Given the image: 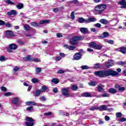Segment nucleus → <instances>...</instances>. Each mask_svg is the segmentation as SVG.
Masks as SVG:
<instances>
[{
    "instance_id": "nucleus-1",
    "label": "nucleus",
    "mask_w": 126,
    "mask_h": 126,
    "mask_svg": "<svg viewBox=\"0 0 126 126\" xmlns=\"http://www.w3.org/2000/svg\"><path fill=\"white\" fill-rule=\"evenodd\" d=\"M94 73L95 75H97L102 78L107 77V76H116V75H119L118 72L111 69L97 71L94 72Z\"/></svg>"
},
{
    "instance_id": "nucleus-2",
    "label": "nucleus",
    "mask_w": 126,
    "mask_h": 126,
    "mask_svg": "<svg viewBox=\"0 0 126 126\" xmlns=\"http://www.w3.org/2000/svg\"><path fill=\"white\" fill-rule=\"evenodd\" d=\"M105 8H107L106 4H100L96 5L94 9L95 11H98V13H102V12L104 11Z\"/></svg>"
},
{
    "instance_id": "nucleus-3",
    "label": "nucleus",
    "mask_w": 126,
    "mask_h": 126,
    "mask_svg": "<svg viewBox=\"0 0 126 126\" xmlns=\"http://www.w3.org/2000/svg\"><path fill=\"white\" fill-rule=\"evenodd\" d=\"M4 35L8 39H10L12 37H14V34L11 31H6L4 32Z\"/></svg>"
},
{
    "instance_id": "nucleus-4",
    "label": "nucleus",
    "mask_w": 126,
    "mask_h": 126,
    "mask_svg": "<svg viewBox=\"0 0 126 126\" xmlns=\"http://www.w3.org/2000/svg\"><path fill=\"white\" fill-rule=\"evenodd\" d=\"M61 92L63 96H65L66 98L70 97V94L68 92V89L64 88L61 90Z\"/></svg>"
},
{
    "instance_id": "nucleus-5",
    "label": "nucleus",
    "mask_w": 126,
    "mask_h": 126,
    "mask_svg": "<svg viewBox=\"0 0 126 126\" xmlns=\"http://www.w3.org/2000/svg\"><path fill=\"white\" fill-rule=\"evenodd\" d=\"M17 15V12L15 10H11L7 12V15L8 16H11L12 15L15 16Z\"/></svg>"
},
{
    "instance_id": "nucleus-6",
    "label": "nucleus",
    "mask_w": 126,
    "mask_h": 126,
    "mask_svg": "<svg viewBox=\"0 0 126 126\" xmlns=\"http://www.w3.org/2000/svg\"><path fill=\"white\" fill-rule=\"evenodd\" d=\"M98 111H107L108 110V106L106 105H101L98 107Z\"/></svg>"
},
{
    "instance_id": "nucleus-7",
    "label": "nucleus",
    "mask_w": 126,
    "mask_h": 126,
    "mask_svg": "<svg viewBox=\"0 0 126 126\" xmlns=\"http://www.w3.org/2000/svg\"><path fill=\"white\" fill-rule=\"evenodd\" d=\"M24 61H28V62H32L33 61V57L31 56V55H28L26 57L23 58Z\"/></svg>"
},
{
    "instance_id": "nucleus-8",
    "label": "nucleus",
    "mask_w": 126,
    "mask_h": 126,
    "mask_svg": "<svg viewBox=\"0 0 126 126\" xmlns=\"http://www.w3.org/2000/svg\"><path fill=\"white\" fill-rule=\"evenodd\" d=\"M107 67H111L114 65V61L113 60H108V61L105 64Z\"/></svg>"
},
{
    "instance_id": "nucleus-9",
    "label": "nucleus",
    "mask_w": 126,
    "mask_h": 126,
    "mask_svg": "<svg viewBox=\"0 0 126 126\" xmlns=\"http://www.w3.org/2000/svg\"><path fill=\"white\" fill-rule=\"evenodd\" d=\"M81 59V55L80 53H77L74 55V60L79 61Z\"/></svg>"
},
{
    "instance_id": "nucleus-10",
    "label": "nucleus",
    "mask_w": 126,
    "mask_h": 126,
    "mask_svg": "<svg viewBox=\"0 0 126 126\" xmlns=\"http://www.w3.org/2000/svg\"><path fill=\"white\" fill-rule=\"evenodd\" d=\"M72 40L75 41H79V40H84V36H74L72 37Z\"/></svg>"
},
{
    "instance_id": "nucleus-11",
    "label": "nucleus",
    "mask_w": 126,
    "mask_h": 126,
    "mask_svg": "<svg viewBox=\"0 0 126 126\" xmlns=\"http://www.w3.org/2000/svg\"><path fill=\"white\" fill-rule=\"evenodd\" d=\"M119 3L121 6V8H126V1L125 0H122L121 1L119 2Z\"/></svg>"
},
{
    "instance_id": "nucleus-12",
    "label": "nucleus",
    "mask_w": 126,
    "mask_h": 126,
    "mask_svg": "<svg viewBox=\"0 0 126 126\" xmlns=\"http://www.w3.org/2000/svg\"><path fill=\"white\" fill-rule=\"evenodd\" d=\"M87 19H85L83 18V17H80L78 19V22H79V23H86L87 24Z\"/></svg>"
},
{
    "instance_id": "nucleus-13",
    "label": "nucleus",
    "mask_w": 126,
    "mask_h": 126,
    "mask_svg": "<svg viewBox=\"0 0 126 126\" xmlns=\"http://www.w3.org/2000/svg\"><path fill=\"white\" fill-rule=\"evenodd\" d=\"M96 18H89L88 19H87V23H90V22H95L96 21Z\"/></svg>"
},
{
    "instance_id": "nucleus-14",
    "label": "nucleus",
    "mask_w": 126,
    "mask_h": 126,
    "mask_svg": "<svg viewBox=\"0 0 126 126\" xmlns=\"http://www.w3.org/2000/svg\"><path fill=\"white\" fill-rule=\"evenodd\" d=\"M27 106H36V102L34 101H27L26 102Z\"/></svg>"
},
{
    "instance_id": "nucleus-15",
    "label": "nucleus",
    "mask_w": 126,
    "mask_h": 126,
    "mask_svg": "<svg viewBox=\"0 0 126 126\" xmlns=\"http://www.w3.org/2000/svg\"><path fill=\"white\" fill-rule=\"evenodd\" d=\"M23 27L24 30H26V31H30V30H31V27L29 26V25L27 24L24 25Z\"/></svg>"
},
{
    "instance_id": "nucleus-16",
    "label": "nucleus",
    "mask_w": 126,
    "mask_h": 126,
    "mask_svg": "<svg viewBox=\"0 0 126 126\" xmlns=\"http://www.w3.org/2000/svg\"><path fill=\"white\" fill-rule=\"evenodd\" d=\"M18 102H19V97H15L12 100V103L13 104H14L15 105H16L17 104H18Z\"/></svg>"
},
{
    "instance_id": "nucleus-17",
    "label": "nucleus",
    "mask_w": 126,
    "mask_h": 126,
    "mask_svg": "<svg viewBox=\"0 0 126 126\" xmlns=\"http://www.w3.org/2000/svg\"><path fill=\"white\" fill-rule=\"evenodd\" d=\"M9 48L11 50H16L17 49V45L14 44H11L9 46Z\"/></svg>"
},
{
    "instance_id": "nucleus-18",
    "label": "nucleus",
    "mask_w": 126,
    "mask_h": 126,
    "mask_svg": "<svg viewBox=\"0 0 126 126\" xmlns=\"http://www.w3.org/2000/svg\"><path fill=\"white\" fill-rule=\"evenodd\" d=\"M80 31L82 33L85 34V33H87L88 32V30L85 28H81L80 29Z\"/></svg>"
},
{
    "instance_id": "nucleus-19",
    "label": "nucleus",
    "mask_w": 126,
    "mask_h": 126,
    "mask_svg": "<svg viewBox=\"0 0 126 126\" xmlns=\"http://www.w3.org/2000/svg\"><path fill=\"white\" fill-rule=\"evenodd\" d=\"M97 90L98 92H104V88H103V87L101 85L98 86Z\"/></svg>"
},
{
    "instance_id": "nucleus-20",
    "label": "nucleus",
    "mask_w": 126,
    "mask_h": 126,
    "mask_svg": "<svg viewBox=\"0 0 126 126\" xmlns=\"http://www.w3.org/2000/svg\"><path fill=\"white\" fill-rule=\"evenodd\" d=\"M99 22H100V23H102V24H108V21L105 19H100V20L99 21Z\"/></svg>"
},
{
    "instance_id": "nucleus-21",
    "label": "nucleus",
    "mask_w": 126,
    "mask_h": 126,
    "mask_svg": "<svg viewBox=\"0 0 126 126\" xmlns=\"http://www.w3.org/2000/svg\"><path fill=\"white\" fill-rule=\"evenodd\" d=\"M103 48V45L102 44L97 45V44L95 45V47L94 48L95 50H101Z\"/></svg>"
},
{
    "instance_id": "nucleus-22",
    "label": "nucleus",
    "mask_w": 126,
    "mask_h": 126,
    "mask_svg": "<svg viewBox=\"0 0 126 126\" xmlns=\"http://www.w3.org/2000/svg\"><path fill=\"white\" fill-rule=\"evenodd\" d=\"M4 1L7 3V4H11V5H13L14 4V2H12L11 0H4Z\"/></svg>"
},
{
    "instance_id": "nucleus-23",
    "label": "nucleus",
    "mask_w": 126,
    "mask_h": 126,
    "mask_svg": "<svg viewBox=\"0 0 126 126\" xmlns=\"http://www.w3.org/2000/svg\"><path fill=\"white\" fill-rule=\"evenodd\" d=\"M120 50L122 54H126V47H120Z\"/></svg>"
},
{
    "instance_id": "nucleus-24",
    "label": "nucleus",
    "mask_w": 126,
    "mask_h": 126,
    "mask_svg": "<svg viewBox=\"0 0 126 126\" xmlns=\"http://www.w3.org/2000/svg\"><path fill=\"white\" fill-rule=\"evenodd\" d=\"M41 90H37L35 92V96L38 97V96H40V94L41 93Z\"/></svg>"
},
{
    "instance_id": "nucleus-25",
    "label": "nucleus",
    "mask_w": 126,
    "mask_h": 126,
    "mask_svg": "<svg viewBox=\"0 0 126 126\" xmlns=\"http://www.w3.org/2000/svg\"><path fill=\"white\" fill-rule=\"evenodd\" d=\"M96 43L95 42H91L90 43H89V46L90 47V48H93V49H95V47H96Z\"/></svg>"
},
{
    "instance_id": "nucleus-26",
    "label": "nucleus",
    "mask_w": 126,
    "mask_h": 126,
    "mask_svg": "<svg viewBox=\"0 0 126 126\" xmlns=\"http://www.w3.org/2000/svg\"><path fill=\"white\" fill-rule=\"evenodd\" d=\"M83 97H91V94L89 93H85L82 94Z\"/></svg>"
},
{
    "instance_id": "nucleus-27",
    "label": "nucleus",
    "mask_w": 126,
    "mask_h": 126,
    "mask_svg": "<svg viewBox=\"0 0 126 126\" xmlns=\"http://www.w3.org/2000/svg\"><path fill=\"white\" fill-rule=\"evenodd\" d=\"M109 93H112V94H115V93H117V90L114 88H110L109 90Z\"/></svg>"
},
{
    "instance_id": "nucleus-28",
    "label": "nucleus",
    "mask_w": 126,
    "mask_h": 126,
    "mask_svg": "<svg viewBox=\"0 0 126 126\" xmlns=\"http://www.w3.org/2000/svg\"><path fill=\"white\" fill-rule=\"evenodd\" d=\"M26 126H33L34 123L33 122H26L25 123Z\"/></svg>"
},
{
    "instance_id": "nucleus-29",
    "label": "nucleus",
    "mask_w": 126,
    "mask_h": 126,
    "mask_svg": "<svg viewBox=\"0 0 126 126\" xmlns=\"http://www.w3.org/2000/svg\"><path fill=\"white\" fill-rule=\"evenodd\" d=\"M48 89V87L46 86H43L41 89L40 91L41 92H45V91H46Z\"/></svg>"
},
{
    "instance_id": "nucleus-30",
    "label": "nucleus",
    "mask_w": 126,
    "mask_h": 126,
    "mask_svg": "<svg viewBox=\"0 0 126 126\" xmlns=\"http://www.w3.org/2000/svg\"><path fill=\"white\" fill-rule=\"evenodd\" d=\"M52 82H53V83H55V84H58V83H59V79L57 78H53L52 80H51Z\"/></svg>"
},
{
    "instance_id": "nucleus-31",
    "label": "nucleus",
    "mask_w": 126,
    "mask_h": 126,
    "mask_svg": "<svg viewBox=\"0 0 126 126\" xmlns=\"http://www.w3.org/2000/svg\"><path fill=\"white\" fill-rule=\"evenodd\" d=\"M32 62H34V63H41V59L40 58H33Z\"/></svg>"
},
{
    "instance_id": "nucleus-32",
    "label": "nucleus",
    "mask_w": 126,
    "mask_h": 126,
    "mask_svg": "<svg viewBox=\"0 0 126 126\" xmlns=\"http://www.w3.org/2000/svg\"><path fill=\"white\" fill-rule=\"evenodd\" d=\"M26 121H27V122H34V120L33 119H32V118L31 117H26L25 118Z\"/></svg>"
},
{
    "instance_id": "nucleus-33",
    "label": "nucleus",
    "mask_w": 126,
    "mask_h": 126,
    "mask_svg": "<svg viewBox=\"0 0 126 126\" xmlns=\"http://www.w3.org/2000/svg\"><path fill=\"white\" fill-rule=\"evenodd\" d=\"M40 24H45V23H49L48 20H41L39 22Z\"/></svg>"
},
{
    "instance_id": "nucleus-34",
    "label": "nucleus",
    "mask_w": 126,
    "mask_h": 126,
    "mask_svg": "<svg viewBox=\"0 0 126 126\" xmlns=\"http://www.w3.org/2000/svg\"><path fill=\"white\" fill-rule=\"evenodd\" d=\"M78 89V87L76 85H73L72 86V90L73 91H76Z\"/></svg>"
},
{
    "instance_id": "nucleus-35",
    "label": "nucleus",
    "mask_w": 126,
    "mask_h": 126,
    "mask_svg": "<svg viewBox=\"0 0 126 126\" xmlns=\"http://www.w3.org/2000/svg\"><path fill=\"white\" fill-rule=\"evenodd\" d=\"M81 68H82V69L84 70V69H90V67L85 65H82L81 66Z\"/></svg>"
},
{
    "instance_id": "nucleus-36",
    "label": "nucleus",
    "mask_w": 126,
    "mask_h": 126,
    "mask_svg": "<svg viewBox=\"0 0 126 126\" xmlns=\"http://www.w3.org/2000/svg\"><path fill=\"white\" fill-rule=\"evenodd\" d=\"M103 37L102 38H107V37H109L110 35L109 34V32H104L103 33Z\"/></svg>"
},
{
    "instance_id": "nucleus-37",
    "label": "nucleus",
    "mask_w": 126,
    "mask_h": 126,
    "mask_svg": "<svg viewBox=\"0 0 126 126\" xmlns=\"http://www.w3.org/2000/svg\"><path fill=\"white\" fill-rule=\"evenodd\" d=\"M16 7H17L18 9H22V8H23V4L20 3L18 5H17Z\"/></svg>"
},
{
    "instance_id": "nucleus-38",
    "label": "nucleus",
    "mask_w": 126,
    "mask_h": 126,
    "mask_svg": "<svg viewBox=\"0 0 126 126\" xmlns=\"http://www.w3.org/2000/svg\"><path fill=\"white\" fill-rule=\"evenodd\" d=\"M77 114H79L80 115H84V112H83L82 110L78 109L76 111Z\"/></svg>"
},
{
    "instance_id": "nucleus-39",
    "label": "nucleus",
    "mask_w": 126,
    "mask_h": 126,
    "mask_svg": "<svg viewBox=\"0 0 126 126\" xmlns=\"http://www.w3.org/2000/svg\"><path fill=\"white\" fill-rule=\"evenodd\" d=\"M101 65H102V64L101 63H95L94 64V68H100V66H101Z\"/></svg>"
},
{
    "instance_id": "nucleus-40",
    "label": "nucleus",
    "mask_w": 126,
    "mask_h": 126,
    "mask_svg": "<svg viewBox=\"0 0 126 126\" xmlns=\"http://www.w3.org/2000/svg\"><path fill=\"white\" fill-rule=\"evenodd\" d=\"M35 71L36 73H40L42 71V68L41 67H36L35 68Z\"/></svg>"
},
{
    "instance_id": "nucleus-41",
    "label": "nucleus",
    "mask_w": 126,
    "mask_h": 126,
    "mask_svg": "<svg viewBox=\"0 0 126 126\" xmlns=\"http://www.w3.org/2000/svg\"><path fill=\"white\" fill-rule=\"evenodd\" d=\"M32 83H38V82H39V80H38L36 78H32Z\"/></svg>"
},
{
    "instance_id": "nucleus-42",
    "label": "nucleus",
    "mask_w": 126,
    "mask_h": 126,
    "mask_svg": "<svg viewBox=\"0 0 126 126\" xmlns=\"http://www.w3.org/2000/svg\"><path fill=\"white\" fill-rule=\"evenodd\" d=\"M71 19L73 20L75 19V15H74V12H72L70 15Z\"/></svg>"
},
{
    "instance_id": "nucleus-43",
    "label": "nucleus",
    "mask_w": 126,
    "mask_h": 126,
    "mask_svg": "<svg viewBox=\"0 0 126 126\" xmlns=\"http://www.w3.org/2000/svg\"><path fill=\"white\" fill-rule=\"evenodd\" d=\"M105 42L106 43H108V44H114V40H105Z\"/></svg>"
},
{
    "instance_id": "nucleus-44",
    "label": "nucleus",
    "mask_w": 126,
    "mask_h": 126,
    "mask_svg": "<svg viewBox=\"0 0 126 126\" xmlns=\"http://www.w3.org/2000/svg\"><path fill=\"white\" fill-rule=\"evenodd\" d=\"M4 96L6 97H8V96H11L12 95V93L11 92H7L5 94H4Z\"/></svg>"
},
{
    "instance_id": "nucleus-45",
    "label": "nucleus",
    "mask_w": 126,
    "mask_h": 126,
    "mask_svg": "<svg viewBox=\"0 0 126 126\" xmlns=\"http://www.w3.org/2000/svg\"><path fill=\"white\" fill-rule=\"evenodd\" d=\"M6 58L3 56L0 57V62H5Z\"/></svg>"
},
{
    "instance_id": "nucleus-46",
    "label": "nucleus",
    "mask_w": 126,
    "mask_h": 126,
    "mask_svg": "<svg viewBox=\"0 0 126 126\" xmlns=\"http://www.w3.org/2000/svg\"><path fill=\"white\" fill-rule=\"evenodd\" d=\"M27 111H29L30 112H31V111H33L34 110L33 107L32 106L27 107L26 109Z\"/></svg>"
},
{
    "instance_id": "nucleus-47",
    "label": "nucleus",
    "mask_w": 126,
    "mask_h": 126,
    "mask_svg": "<svg viewBox=\"0 0 126 126\" xmlns=\"http://www.w3.org/2000/svg\"><path fill=\"white\" fill-rule=\"evenodd\" d=\"M76 48V47L74 46H69L68 49L69 50V51H73V50H75Z\"/></svg>"
},
{
    "instance_id": "nucleus-48",
    "label": "nucleus",
    "mask_w": 126,
    "mask_h": 126,
    "mask_svg": "<svg viewBox=\"0 0 126 126\" xmlns=\"http://www.w3.org/2000/svg\"><path fill=\"white\" fill-rule=\"evenodd\" d=\"M65 72V71L64 70H62V69L59 70L57 71V73H59V74H63Z\"/></svg>"
},
{
    "instance_id": "nucleus-49",
    "label": "nucleus",
    "mask_w": 126,
    "mask_h": 126,
    "mask_svg": "<svg viewBox=\"0 0 126 126\" xmlns=\"http://www.w3.org/2000/svg\"><path fill=\"white\" fill-rule=\"evenodd\" d=\"M90 111H94L95 110H98V107L93 106L90 108Z\"/></svg>"
},
{
    "instance_id": "nucleus-50",
    "label": "nucleus",
    "mask_w": 126,
    "mask_h": 126,
    "mask_svg": "<svg viewBox=\"0 0 126 126\" xmlns=\"http://www.w3.org/2000/svg\"><path fill=\"white\" fill-rule=\"evenodd\" d=\"M89 85L90 86H96V84L94 81H92L89 83Z\"/></svg>"
},
{
    "instance_id": "nucleus-51",
    "label": "nucleus",
    "mask_w": 126,
    "mask_h": 126,
    "mask_svg": "<svg viewBox=\"0 0 126 126\" xmlns=\"http://www.w3.org/2000/svg\"><path fill=\"white\" fill-rule=\"evenodd\" d=\"M116 116L117 118H121V117L122 116V114L121 112H118L116 114Z\"/></svg>"
},
{
    "instance_id": "nucleus-52",
    "label": "nucleus",
    "mask_w": 126,
    "mask_h": 126,
    "mask_svg": "<svg viewBox=\"0 0 126 126\" xmlns=\"http://www.w3.org/2000/svg\"><path fill=\"white\" fill-rule=\"evenodd\" d=\"M39 100L40 101H46L47 100V98H46V97L43 96L39 98Z\"/></svg>"
},
{
    "instance_id": "nucleus-53",
    "label": "nucleus",
    "mask_w": 126,
    "mask_h": 126,
    "mask_svg": "<svg viewBox=\"0 0 126 126\" xmlns=\"http://www.w3.org/2000/svg\"><path fill=\"white\" fill-rule=\"evenodd\" d=\"M31 24L32 26H39V24L35 22H32Z\"/></svg>"
},
{
    "instance_id": "nucleus-54",
    "label": "nucleus",
    "mask_w": 126,
    "mask_h": 126,
    "mask_svg": "<svg viewBox=\"0 0 126 126\" xmlns=\"http://www.w3.org/2000/svg\"><path fill=\"white\" fill-rule=\"evenodd\" d=\"M35 106H37V107H45V104L41 103H36Z\"/></svg>"
},
{
    "instance_id": "nucleus-55",
    "label": "nucleus",
    "mask_w": 126,
    "mask_h": 126,
    "mask_svg": "<svg viewBox=\"0 0 126 126\" xmlns=\"http://www.w3.org/2000/svg\"><path fill=\"white\" fill-rule=\"evenodd\" d=\"M126 119L124 118V117H122V118H121L119 120H118V122H126Z\"/></svg>"
},
{
    "instance_id": "nucleus-56",
    "label": "nucleus",
    "mask_w": 126,
    "mask_h": 126,
    "mask_svg": "<svg viewBox=\"0 0 126 126\" xmlns=\"http://www.w3.org/2000/svg\"><path fill=\"white\" fill-rule=\"evenodd\" d=\"M69 42L71 43V45H76V42L73 40L72 38V40H70Z\"/></svg>"
},
{
    "instance_id": "nucleus-57",
    "label": "nucleus",
    "mask_w": 126,
    "mask_h": 126,
    "mask_svg": "<svg viewBox=\"0 0 126 126\" xmlns=\"http://www.w3.org/2000/svg\"><path fill=\"white\" fill-rule=\"evenodd\" d=\"M119 91H121V92H123V91H125L126 90V88L125 87H120L119 88Z\"/></svg>"
},
{
    "instance_id": "nucleus-58",
    "label": "nucleus",
    "mask_w": 126,
    "mask_h": 126,
    "mask_svg": "<svg viewBox=\"0 0 126 126\" xmlns=\"http://www.w3.org/2000/svg\"><path fill=\"white\" fill-rule=\"evenodd\" d=\"M71 3H74L75 4H77V3H79V1L78 0H74L73 1H70Z\"/></svg>"
},
{
    "instance_id": "nucleus-59",
    "label": "nucleus",
    "mask_w": 126,
    "mask_h": 126,
    "mask_svg": "<svg viewBox=\"0 0 126 126\" xmlns=\"http://www.w3.org/2000/svg\"><path fill=\"white\" fill-rule=\"evenodd\" d=\"M117 64H118L119 65H124L125 64V62L120 61L117 63Z\"/></svg>"
},
{
    "instance_id": "nucleus-60",
    "label": "nucleus",
    "mask_w": 126,
    "mask_h": 126,
    "mask_svg": "<svg viewBox=\"0 0 126 126\" xmlns=\"http://www.w3.org/2000/svg\"><path fill=\"white\" fill-rule=\"evenodd\" d=\"M94 26L95 27H97V28H100L101 27V25L99 23H97L94 25Z\"/></svg>"
},
{
    "instance_id": "nucleus-61",
    "label": "nucleus",
    "mask_w": 126,
    "mask_h": 126,
    "mask_svg": "<svg viewBox=\"0 0 126 126\" xmlns=\"http://www.w3.org/2000/svg\"><path fill=\"white\" fill-rule=\"evenodd\" d=\"M104 121L101 120H98V125H104Z\"/></svg>"
},
{
    "instance_id": "nucleus-62",
    "label": "nucleus",
    "mask_w": 126,
    "mask_h": 126,
    "mask_svg": "<svg viewBox=\"0 0 126 126\" xmlns=\"http://www.w3.org/2000/svg\"><path fill=\"white\" fill-rule=\"evenodd\" d=\"M14 71H17L18 70H19V67L18 66H15L13 68Z\"/></svg>"
},
{
    "instance_id": "nucleus-63",
    "label": "nucleus",
    "mask_w": 126,
    "mask_h": 126,
    "mask_svg": "<svg viewBox=\"0 0 126 126\" xmlns=\"http://www.w3.org/2000/svg\"><path fill=\"white\" fill-rule=\"evenodd\" d=\"M101 97H109V94H108L107 93H105L101 94Z\"/></svg>"
},
{
    "instance_id": "nucleus-64",
    "label": "nucleus",
    "mask_w": 126,
    "mask_h": 126,
    "mask_svg": "<svg viewBox=\"0 0 126 126\" xmlns=\"http://www.w3.org/2000/svg\"><path fill=\"white\" fill-rule=\"evenodd\" d=\"M61 60H62V57H60V56H58L57 57H56V58L55 59V61H57L58 62L61 61Z\"/></svg>"
}]
</instances>
